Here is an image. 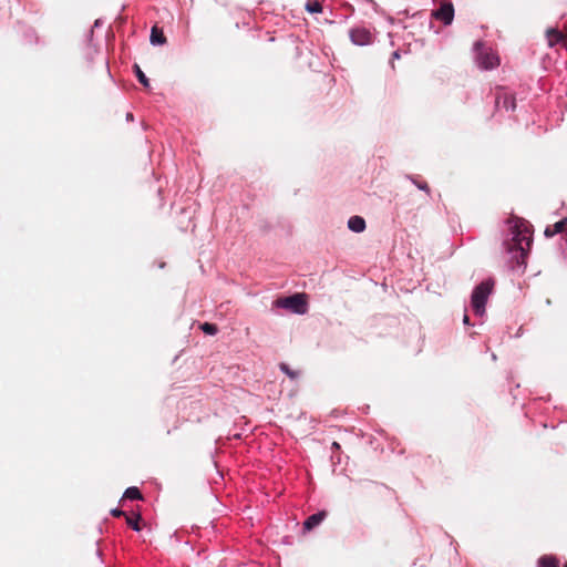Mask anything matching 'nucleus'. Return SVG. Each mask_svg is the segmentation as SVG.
<instances>
[{
    "mask_svg": "<svg viewBox=\"0 0 567 567\" xmlns=\"http://www.w3.org/2000/svg\"><path fill=\"white\" fill-rule=\"evenodd\" d=\"M532 245L529 225L517 219L512 226V239L507 243L509 251H519L520 257H525Z\"/></svg>",
    "mask_w": 567,
    "mask_h": 567,
    "instance_id": "nucleus-1",
    "label": "nucleus"
},
{
    "mask_svg": "<svg viewBox=\"0 0 567 567\" xmlns=\"http://www.w3.org/2000/svg\"><path fill=\"white\" fill-rule=\"evenodd\" d=\"M493 282L489 280L481 282L473 290L471 303L474 312L478 316L484 315L486 301L493 290Z\"/></svg>",
    "mask_w": 567,
    "mask_h": 567,
    "instance_id": "nucleus-2",
    "label": "nucleus"
},
{
    "mask_svg": "<svg viewBox=\"0 0 567 567\" xmlns=\"http://www.w3.org/2000/svg\"><path fill=\"white\" fill-rule=\"evenodd\" d=\"M275 306L278 308L289 309L299 315H303L307 311V301L302 293L279 298L275 301Z\"/></svg>",
    "mask_w": 567,
    "mask_h": 567,
    "instance_id": "nucleus-3",
    "label": "nucleus"
},
{
    "mask_svg": "<svg viewBox=\"0 0 567 567\" xmlns=\"http://www.w3.org/2000/svg\"><path fill=\"white\" fill-rule=\"evenodd\" d=\"M495 107L514 111L516 107L515 96L503 87H497L495 92Z\"/></svg>",
    "mask_w": 567,
    "mask_h": 567,
    "instance_id": "nucleus-4",
    "label": "nucleus"
},
{
    "mask_svg": "<svg viewBox=\"0 0 567 567\" xmlns=\"http://www.w3.org/2000/svg\"><path fill=\"white\" fill-rule=\"evenodd\" d=\"M432 16L444 22V24H451L454 18V8L451 2H442L441 7L433 11Z\"/></svg>",
    "mask_w": 567,
    "mask_h": 567,
    "instance_id": "nucleus-5",
    "label": "nucleus"
},
{
    "mask_svg": "<svg viewBox=\"0 0 567 567\" xmlns=\"http://www.w3.org/2000/svg\"><path fill=\"white\" fill-rule=\"evenodd\" d=\"M350 39L357 45H367L372 42V34L365 28H355L350 31Z\"/></svg>",
    "mask_w": 567,
    "mask_h": 567,
    "instance_id": "nucleus-6",
    "label": "nucleus"
},
{
    "mask_svg": "<svg viewBox=\"0 0 567 567\" xmlns=\"http://www.w3.org/2000/svg\"><path fill=\"white\" fill-rule=\"evenodd\" d=\"M327 512L321 511L310 515L303 523V530L310 532L326 518Z\"/></svg>",
    "mask_w": 567,
    "mask_h": 567,
    "instance_id": "nucleus-7",
    "label": "nucleus"
},
{
    "mask_svg": "<svg viewBox=\"0 0 567 567\" xmlns=\"http://www.w3.org/2000/svg\"><path fill=\"white\" fill-rule=\"evenodd\" d=\"M478 64L483 69H493L499 64L498 58L493 53H480L478 55Z\"/></svg>",
    "mask_w": 567,
    "mask_h": 567,
    "instance_id": "nucleus-8",
    "label": "nucleus"
},
{
    "mask_svg": "<svg viewBox=\"0 0 567 567\" xmlns=\"http://www.w3.org/2000/svg\"><path fill=\"white\" fill-rule=\"evenodd\" d=\"M567 231V218H564L554 225H549L546 227L544 234L546 237H553L556 234H566Z\"/></svg>",
    "mask_w": 567,
    "mask_h": 567,
    "instance_id": "nucleus-9",
    "label": "nucleus"
},
{
    "mask_svg": "<svg viewBox=\"0 0 567 567\" xmlns=\"http://www.w3.org/2000/svg\"><path fill=\"white\" fill-rule=\"evenodd\" d=\"M150 41L153 45H163L166 43V37L161 28L154 25L151 30Z\"/></svg>",
    "mask_w": 567,
    "mask_h": 567,
    "instance_id": "nucleus-10",
    "label": "nucleus"
},
{
    "mask_svg": "<svg viewBox=\"0 0 567 567\" xmlns=\"http://www.w3.org/2000/svg\"><path fill=\"white\" fill-rule=\"evenodd\" d=\"M348 227L354 233H361L365 229V220L360 216H352L348 220Z\"/></svg>",
    "mask_w": 567,
    "mask_h": 567,
    "instance_id": "nucleus-11",
    "label": "nucleus"
},
{
    "mask_svg": "<svg viewBox=\"0 0 567 567\" xmlns=\"http://www.w3.org/2000/svg\"><path fill=\"white\" fill-rule=\"evenodd\" d=\"M538 567H558V560L554 556H543L538 559Z\"/></svg>",
    "mask_w": 567,
    "mask_h": 567,
    "instance_id": "nucleus-12",
    "label": "nucleus"
},
{
    "mask_svg": "<svg viewBox=\"0 0 567 567\" xmlns=\"http://www.w3.org/2000/svg\"><path fill=\"white\" fill-rule=\"evenodd\" d=\"M305 7L306 10L310 13L322 12V4L319 0H308Z\"/></svg>",
    "mask_w": 567,
    "mask_h": 567,
    "instance_id": "nucleus-13",
    "label": "nucleus"
},
{
    "mask_svg": "<svg viewBox=\"0 0 567 567\" xmlns=\"http://www.w3.org/2000/svg\"><path fill=\"white\" fill-rule=\"evenodd\" d=\"M124 498L135 501V499H143V496H142L141 491L137 487L132 486V487L126 488V491L124 493Z\"/></svg>",
    "mask_w": 567,
    "mask_h": 567,
    "instance_id": "nucleus-14",
    "label": "nucleus"
},
{
    "mask_svg": "<svg viewBox=\"0 0 567 567\" xmlns=\"http://www.w3.org/2000/svg\"><path fill=\"white\" fill-rule=\"evenodd\" d=\"M126 524L132 527L134 530H141L140 520L142 519L141 515L137 514L135 517L132 516H125Z\"/></svg>",
    "mask_w": 567,
    "mask_h": 567,
    "instance_id": "nucleus-15",
    "label": "nucleus"
},
{
    "mask_svg": "<svg viewBox=\"0 0 567 567\" xmlns=\"http://www.w3.org/2000/svg\"><path fill=\"white\" fill-rule=\"evenodd\" d=\"M279 369L287 375L289 377L291 380H295L299 377V372L298 371H295V370H291L289 368V365L285 362H281L279 364Z\"/></svg>",
    "mask_w": 567,
    "mask_h": 567,
    "instance_id": "nucleus-16",
    "label": "nucleus"
},
{
    "mask_svg": "<svg viewBox=\"0 0 567 567\" xmlns=\"http://www.w3.org/2000/svg\"><path fill=\"white\" fill-rule=\"evenodd\" d=\"M134 69H135V73H136V76H137L140 83L143 84L145 87L150 86V81L146 78V75L143 73L141 68L137 64H135Z\"/></svg>",
    "mask_w": 567,
    "mask_h": 567,
    "instance_id": "nucleus-17",
    "label": "nucleus"
},
{
    "mask_svg": "<svg viewBox=\"0 0 567 567\" xmlns=\"http://www.w3.org/2000/svg\"><path fill=\"white\" fill-rule=\"evenodd\" d=\"M200 329L207 333V334H210V336H214L217 333L218 329H217V326L216 324H213V323H208V322H205L200 326Z\"/></svg>",
    "mask_w": 567,
    "mask_h": 567,
    "instance_id": "nucleus-18",
    "label": "nucleus"
},
{
    "mask_svg": "<svg viewBox=\"0 0 567 567\" xmlns=\"http://www.w3.org/2000/svg\"><path fill=\"white\" fill-rule=\"evenodd\" d=\"M412 182H413V184H415V186L417 188H420L422 190H425L426 193H430V187H429L426 182H419V181H416L414 178H412Z\"/></svg>",
    "mask_w": 567,
    "mask_h": 567,
    "instance_id": "nucleus-19",
    "label": "nucleus"
},
{
    "mask_svg": "<svg viewBox=\"0 0 567 567\" xmlns=\"http://www.w3.org/2000/svg\"><path fill=\"white\" fill-rule=\"evenodd\" d=\"M111 514L114 517L126 516V514L123 511L118 509V508L112 509Z\"/></svg>",
    "mask_w": 567,
    "mask_h": 567,
    "instance_id": "nucleus-20",
    "label": "nucleus"
},
{
    "mask_svg": "<svg viewBox=\"0 0 567 567\" xmlns=\"http://www.w3.org/2000/svg\"><path fill=\"white\" fill-rule=\"evenodd\" d=\"M463 322H464L465 324H468V323H470V318H468V316H467L466 313H464Z\"/></svg>",
    "mask_w": 567,
    "mask_h": 567,
    "instance_id": "nucleus-21",
    "label": "nucleus"
},
{
    "mask_svg": "<svg viewBox=\"0 0 567 567\" xmlns=\"http://www.w3.org/2000/svg\"><path fill=\"white\" fill-rule=\"evenodd\" d=\"M332 445H333L334 449H339L340 447V445L337 442H333Z\"/></svg>",
    "mask_w": 567,
    "mask_h": 567,
    "instance_id": "nucleus-22",
    "label": "nucleus"
},
{
    "mask_svg": "<svg viewBox=\"0 0 567 567\" xmlns=\"http://www.w3.org/2000/svg\"><path fill=\"white\" fill-rule=\"evenodd\" d=\"M564 567H567V564Z\"/></svg>",
    "mask_w": 567,
    "mask_h": 567,
    "instance_id": "nucleus-23",
    "label": "nucleus"
}]
</instances>
